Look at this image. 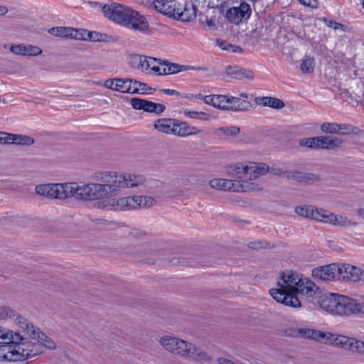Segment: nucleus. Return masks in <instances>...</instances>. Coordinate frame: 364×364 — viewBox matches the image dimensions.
Returning a JSON list of instances; mask_svg holds the SVG:
<instances>
[{
	"instance_id": "f257e3e1",
	"label": "nucleus",
	"mask_w": 364,
	"mask_h": 364,
	"mask_svg": "<svg viewBox=\"0 0 364 364\" xmlns=\"http://www.w3.org/2000/svg\"><path fill=\"white\" fill-rule=\"evenodd\" d=\"M102 11L105 16L110 20L134 31L146 33L149 29V25L146 18L125 5L117 3L105 4Z\"/></svg>"
},
{
	"instance_id": "f03ea898",
	"label": "nucleus",
	"mask_w": 364,
	"mask_h": 364,
	"mask_svg": "<svg viewBox=\"0 0 364 364\" xmlns=\"http://www.w3.org/2000/svg\"><path fill=\"white\" fill-rule=\"evenodd\" d=\"M301 276L295 272L285 271L281 274L277 282L278 288L269 291L271 296L278 302L285 306L297 308L301 306L299 299L292 296L294 289L297 282H299Z\"/></svg>"
},
{
	"instance_id": "7ed1b4c3",
	"label": "nucleus",
	"mask_w": 364,
	"mask_h": 364,
	"mask_svg": "<svg viewBox=\"0 0 364 364\" xmlns=\"http://www.w3.org/2000/svg\"><path fill=\"white\" fill-rule=\"evenodd\" d=\"M91 178L97 181H100L102 183H89L82 185V200L91 201L96 200H101L115 196L112 191L111 183H107L106 181H111V177L109 171H97L92 174Z\"/></svg>"
},
{
	"instance_id": "20e7f679",
	"label": "nucleus",
	"mask_w": 364,
	"mask_h": 364,
	"mask_svg": "<svg viewBox=\"0 0 364 364\" xmlns=\"http://www.w3.org/2000/svg\"><path fill=\"white\" fill-rule=\"evenodd\" d=\"M41 352L42 346L38 343L0 344V361H23L40 355Z\"/></svg>"
},
{
	"instance_id": "39448f33",
	"label": "nucleus",
	"mask_w": 364,
	"mask_h": 364,
	"mask_svg": "<svg viewBox=\"0 0 364 364\" xmlns=\"http://www.w3.org/2000/svg\"><path fill=\"white\" fill-rule=\"evenodd\" d=\"M318 304L323 310L330 314L346 316L355 314L358 306V302L355 299L336 294L321 297Z\"/></svg>"
},
{
	"instance_id": "423d86ee",
	"label": "nucleus",
	"mask_w": 364,
	"mask_h": 364,
	"mask_svg": "<svg viewBox=\"0 0 364 364\" xmlns=\"http://www.w3.org/2000/svg\"><path fill=\"white\" fill-rule=\"evenodd\" d=\"M111 181L106 182L111 183L112 191L116 196L122 189L125 188H134L142 185L145 182V178L142 175L134 174H119L115 171H109Z\"/></svg>"
},
{
	"instance_id": "0eeeda50",
	"label": "nucleus",
	"mask_w": 364,
	"mask_h": 364,
	"mask_svg": "<svg viewBox=\"0 0 364 364\" xmlns=\"http://www.w3.org/2000/svg\"><path fill=\"white\" fill-rule=\"evenodd\" d=\"M176 355L185 358L191 361L199 363H208L213 360V357L206 351L191 342H187L181 339L178 346Z\"/></svg>"
},
{
	"instance_id": "6e6552de",
	"label": "nucleus",
	"mask_w": 364,
	"mask_h": 364,
	"mask_svg": "<svg viewBox=\"0 0 364 364\" xmlns=\"http://www.w3.org/2000/svg\"><path fill=\"white\" fill-rule=\"evenodd\" d=\"M209 185L212 188L225 191L247 192L259 190L256 184L245 181L240 183L239 181L213 178L209 181Z\"/></svg>"
},
{
	"instance_id": "1a4fd4ad",
	"label": "nucleus",
	"mask_w": 364,
	"mask_h": 364,
	"mask_svg": "<svg viewBox=\"0 0 364 364\" xmlns=\"http://www.w3.org/2000/svg\"><path fill=\"white\" fill-rule=\"evenodd\" d=\"M15 316L14 311L9 308H3L0 312V319H6ZM27 342L20 333L10 331L0 327V344L18 343Z\"/></svg>"
},
{
	"instance_id": "9d476101",
	"label": "nucleus",
	"mask_w": 364,
	"mask_h": 364,
	"mask_svg": "<svg viewBox=\"0 0 364 364\" xmlns=\"http://www.w3.org/2000/svg\"><path fill=\"white\" fill-rule=\"evenodd\" d=\"M252 13L250 6L246 2H242L238 7H232L228 10L226 17L231 23L236 25L247 20Z\"/></svg>"
},
{
	"instance_id": "9b49d317",
	"label": "nucleus",
	"mask_w": 364,
	"mask_h": 364,
	"mask_svg": "<svg viewBox=\"0 0 364 364\" xmlns=\"http://www.w3.org/2000/svg\"><path fill=\"white\" fill-rule=\"evenodd\" d=\"M337 279L359 281L364 274L360 268L348 264H337Z\"/></svg>"
},
{
	"instance_id": "f8f14e48",
	"label": "nucleus",
	"mask_w": 364,
	"mask_h": 364,
	"mask_svg": "<svg viewBox=\"0 0 364 364\" xmlns=\"http://www.w3.org/2000/svg\"><path fill=\"white\" fill-rule=\"evenodd\" d=\"M269 170V166L264 163L250 162L242 167L244 178L248 180H254L264 176Z\"/></svg>"
},
{
	"instance_id": "ddd939ff",
	"label": "nucleus",
	"mask_w": 364,
	"mask_h": 364,
	"mask_svg": "<svg viewBox=\"0 0 364 364\" xmlns=\"http://www.w3.org/2000/svg\"><path fill=\"white\" fill-rule=\"evenodd\" d=\"M337 264L318 267L312 270V277L317 281L337 279Z\"/></svg>"
},
{
	"instance_id": "4468645a",
	"label": "nucleus",
	"mask_w": 364,
	"mask_h": 364,
	"mask_svg": "<svg viewBox=\"0 0 364 364\" xmlns=\"http://www.w3.org/2000/svg\"><path fill=\"white\" fill-rule=\"evenodd\" d=\"M61 183L39 184L35 188V193L48 199L60 200Z\"/></svg>"
},
{
	"instance_id": "2eb2a0df",
	"label": "nucleus",
	"mask_w": 364,
	"mask_h": 364,
	"mask_svg": "<svg viewBox=\"0 0 364 364\" xmlns=\"http://www.w3.org/2000/svg\"><path fill=\"white\" fill-rule=\"evenodd\" d=\"M317 289L318 287L312 281L301 277L299 282H297L296 287L294 289L292 296L298 297V295H301L307 298L312 297Z\"/></svg>"
},
{
	"instance_id": "dca6fc26",
	"label": "nucleus",
	"mask_w": 364,
	"mask_h": 364,
	"mask_svg": "<svg viewBox=\"0 0 364 364\" xmlns=\"http://www.w3.org/2000/svg\"><path fill=\"white\" fill-rule=\"evenodd\" d=\"M82 185L75 182H67L61 183L60 200L74 198L82 200Z\"/></svg>"
},
{
	"instance_id": "f3484780",
	"label": "nucleus",
	"mask_w": 364,
	"mask_h": 364,
	"mask_svg": "<svg viewBox=\"0 0 364 364\" xmlns=\"http://www.w3.org/2000/svg\"><path fill=\"white\" fill-rule=\"evenodd\" d=\"M159 65L165 66V68L163 69V73H159V74L161 75H171L190 70H206V68H196L193 66L182 65L175 63H171L168 60H159Z\"/></svg>"
},
{
	"instance_id": "a211bd4d",
	"label": "nucleus",
	"mask_w": 364,
	"mask_h": 364,
	"mask_svg": "<svg viewBox=\"0 0 364 364\" xmlns=\"http://www.w3.org/2000/svg\"><path fill=\"white\" fill-rule=\"evenodd\" d=\"M48 33L51 35L58 37L70 38L74 39L80 40L85 38V36L80 33V29H75L70 27H53L48 30Z\"/></svg>"
},
{
	"instance_id": "6ab92c4d",
	"label": "nucleus",
	"mask_w": 364,
	"mask_h": 364,
	"mask_svg": "<svg viewBox=\"0 0 364 364\" xmlns=\"http://www.w3.org/2000/svg\"><path fill=\"white\" fill-rule=\"evenodd\" d=\"M154 6L160 13L173 18L176 16V11H180V9L176 7L175 0H154Z\"/></svg>"
},
{
	"instance_id": "aec40b11",
	"label": "nucleus",
	"mask_w": 364,
	"mask_h": 364,
	"mask_svg": "<svg viewBox=\"0 0 364 364\" xmlns=\"http://www.w3.org/2000/svg\"><path fill=\"white\" fill-rule=\"evenodd\" d=\"M326 340L329 341V343L332 346L339 347L346 350H350L354 338L347 337L343 335L333 334L327 332Z\"/></svg>"
},
{
	"instance_id": "412c9836",
	"label": "nucleus",
	"mask_w": 364,
	"mask_h": 364,
	"mask_svg": "<svg viewBox=\"0 0 364 364\" xmlns=\"http://www.w3.org/2000/svg\"><path fill=\"white\" fill-rule=\"evenodd\" d=\"M180 11H176L174 19L183 22H188L196 17L197 6L191 3H186L183 9L179 8Z\"/></svg>"
},
{
	"instance_id": "4be33fe9",
	"label": "nucleus",
	"mask_w": 364,
	"mask_h": 364,
	"mask_svg": "<svg viewBox=\"0 0 364 364\" xmlns=\"http://www.w3.org/2000/svg\"><path fill=\"white\" fill-rule=\"evenodd\" d=\"M30 337L31 338L38 339V341L35 343H38L42 346V353L44 350V348H47L50 350H53L56 348V345L55 342L48 336H46L44 333L40 331L39 328H33L32 331L30 333ZM31 343H34L31 342Z\"/></svg>"
},
{
	"instance_id": "5701e85b",
	"label": "nucleus",
	"mask_w": 364,
	"mask_h": 364,
	"mask_svg": "<svg viewBox=\"0 0 364 364\" xmlns=\"http://www.w3.org/2000/svg\"><path fill=\"white\" fill-rule=\"evenodd\" d=\"M287 178L297 182L309 183L319 181L320 178L314 173L302 172L299 171H288Z\"/></svg>"
},
{
	"instance_id": "b1692460",
	"label": "nucleus",
	"mask_w": 364,
	"mask_h": 364,
	"mask_svg": "<svg viewBox=\"0 0 364 364\" xmlns=\"http://www.w3.org/2000/svg\"><path fill=\"white\" fill-rule=\"evenodd\" d=\"M225 69L226 75L237 80H242L245 78L252 80L254 77V73L250 70L231 65L227 66Z\"/></svg>"
},
{
	"instance_id": "393cba45",
	"label": "nucleus",
	"mask_w": 364,
	"mask_h": 364,
	"mask_svg": "<svg viewBox=\"0 0 364 364\" xmlns=\"http://www.w3.org/2000/svg\"><path fill=\"white\" fill-rule=\"evenodd\" d=\"M174 129L176 132H174L173 135H177L181 137L187 136L189 135H195L201 132V130L197 127L189 126L187 123L184 122H180L176 119Z\"/></svg>"
},
{
	"instance_id": "a878e982",
	"label": "nucleus",
	"mask_w": 364,
	"mask_h": 364,
	"mask_svg": "<svg viewBox=\"0 0 364 364\" xmlns=\"http://www.w3.org/2000/svg\"><path fill=\"white\" fill-rule=\"evenodd\" d=\"M10 50L16 55H32V56L38 55L42 53V50L40 48L35 46H31V45L12 46L10 48Z\"/></svg>"
},
{
	"instance_id": "bb28decb",
	"label": "nucleus",
	"mask_w": 364,
	"mask_h": 364,
	"mask_svg": "<svg viewBox=\"0 0 364 364\" xmlns=\"http://www.w3.org/2000/svg\"><path fill=\"white\" fill-rule=\"evenodd\" d=\"M317 149H333L341 146L342 141L336 137L328 136H317Z\"/></svg>"
},
{
	"instance_id": "cd10ccee",
	"label": "nucleus",
	"mask_w": 364,
	"mask_h": 364,
	"mask_svg": "<svg viewBox=\"0 0 364 364\" xmlns=\"http://www.w3.org/2000/svg\"><path fill=\"white\" fill-rule=\"evenodd\" d=\"M176 119L171 118H162L156 120L154 123V127L161 132L169 134H173L176 130Z\"/></svg>"
},
{
	"instance_id": "c85d7f7f",
	"label": "nucleus",
	"mask_w": 364,
	"mask_h": 364,
	"mask_svg": "<svg viewBox=\"0 0 364 364\" xmlns=\"http://www.w3.org/2000/svg\"><path fill=\"white\" fill-rule=\"evenodd\" d=\"M229 101L230 111L232 112L247 111L252 107L250 102L243 100L240 97L230 96L229 97Z\"/></svg>"
},
{
	"instance_id": "c756f323",
	"label": "nucleus",
	"mask_w": 364,
	"mask_h": 364,
	"mask_svg": "<svg viewBox=\"0 0 364 364\" xmlns=\"http://www.w3.org/2000/svg\"><path fill=\"white\" fill-rule=\"evenodd\" d=\"M295 213L303 218L315 220L318 218V210L312 205H301L295 207Z\"/></svg>"
},
{
	"instance_id": "7c9ffc66",
	"label": "nucleus",
	"mask_w": 364,
	"mask_h": 364,
	"mask_svg": "<svg viewBox=\"0 0 364 364\" xmlns=\"http://www.w3.org/2000/svg\"><path fill=\"white\" fill-rule=\"evenodd\" d=\"M256 102L262 106L269 107L274 109H282L285 106L282 100L272 97H257Z\"/></svg>"
},
{
	"instance_id": "2f4dec72",
	"label": "nucleus",
	"mask_w": 364,
	"mask_h": 364,
	"mask_svg": "<svg viewBox=\"0 0 364 364\" xmlns=\"http://www.w3.org/2000/svg\"><path fill=\"white\" fill-rule=\"evenodd\" d=\"M128 59L129 64L132 68L137 69L141 72H146L145 65L146 56L138 54H131Z\"/></svg>"
},
{
	"instance_id": "473e14b6",
	"label": "nucleus",
	"mask_w": 364,
	"mask_h": 364,
	"mask_svg": "<svg viewBox=\"0 0 364 364\" xmlns=\"http://www.w3.org/2000/svg\"><path fill=\"white\" fill-rule=\"evenodd\" d=\"M131 105L135 109H142L150 113H152L154 110V102L134 97L131 100Z\"/></svg>"
},
{
	"instance_id": "72a5a7b5",
	"label": "nucleus",
	"mask_w": 364,
	"mask_h": 364,
	"mask_svg": "<svg viewBox=\"0 0 364 364\" xmlns=\"http://www.w3.org/2000/svg\"><path fill=\"white\" fill-rule=\"evenodd\" d=\"M133 80L127 78H115L114 90L123 93H132V86Z\"/></svg>"
},
{
	"instance_id": "f704fd0d",
	"label": "nucleus",
	"mask_w": 364,
	"mask_h": 364,
	"mask_svg": "<svg viewBox=\"0 0 364 364\" xmlns=\"http://www.w3.org/2000/svg\"><path fill=\"white\" fill-rule=\"evenodd\" d=\"M299 333L305 338L320 341L326 338V333L314 329L300 328Z\"/></svg>"
},
{
	"instance_id": "c9c22d12",
	"label": "nucleus",
	"mask_w": 364,
	"mask_h": 364,
	"mask_svg": "<svg viewBox=\"0 0 364 364\" xmlns=\"http://www.w3.org/2000/svg\"><path fill=\"white\" fill-rule=\"evenodd\" d=\"M132 86H134L133 87H132V94L143 95L147 93H152L155 90L154 88L148 86L147 84L144 82H141L136 80H133Z\"/></svg>"
},
{
	"instance_id": "e433bc0d",
	"label": "nucleus",
	"mask_w": 364,
	"mask_h": 364,
	"mask_svg": "<svg viewBox=\"0 0 364 364\" xmlns=\"http://www.w3.org/2000/svg\"><path fill=\"white\" fill-rule=\"evenodd\" d=\"M333 225L338 227H355L358 223L354 220L350 219L342 215L334 214Z\"/></svg>"
},
{
	"instance_id": "4c0bfd02",
	"label": "nucleus",
	"mask_w": 364,
	"mask_h": 364,
	"mask_svg": "<svg viewBox=\"0 0 364 364\" xmlns=\"http://www.w3.org/2000/svg\"><path fill=\"white\" fill-rule=\"evenodd\" d=\"M115 203L122 209L137 208L136 196L119 198Z\"/></svg>"
},
{
	"instance_id": "58836bf2",
	"label": "nucleus",
	"mask_w": 364,
	"mask_h": 364,
	"mask_svg": "<svg viewBox=\"0 0 364 364\" xmlns=\"http://www.w3.org/2000/svg\"><path fill=\"white\" fill-rule=\"evenodd\" d=\"M214 107L219 109L230 111L229 97L223 95H216L214 98Z\"/></svg>"
},
{
	"instance_id": "ea45409f",
	"label": "nucleus",
	"mask_w": 364,
	"mask_h": 364,
	"mask_svg": "<svg viewBox=\"0 0 364 364\" xmlns=\"http://www.w3.org/2000/svg\"><path fill=\"white\" fill-rule=\"evenodd\" d=\"M137 208H149L156 204L155 198L151 196H136Z\"/></svg>"
},
{
	"instance_id": "a19ab883",
	"label": "nucleus",
	"mask_w": 364,
	"mask_h": 364,
	"mask_svg": "<svg viewBox=\"0 0 364 364\" xmlns=\"http://www.w3.org/2000/svg\"><path fill=\"white\" fill-rule=\"evenodd\" d=\"M11 142L15 144L32 145L34 139L28 136L12 134Z\"/></svg>"
},
{
	"instance_id": "79ce46f5",
	"label": "nucleus",
	"mask_w": 364,
	"mask_h": 364,
	"mask_svg": "<svg viewBox=\"0 0 364 364\" xmlns=\"http://www.w3.org/2000/svg\"><path fill=\"white\" fill-rule=\"evenodd\" d=\"M358 129L348 124H338L337 134L349 135L357 134Z\"/></svg>"
},
{
	"instance_id": "37998d69",
	"label": "nucleus",
	"mask_w": 364,
	"mask_h": 364,
	"mask_svg": "<svg viewBox=\"0 0 364 364\" xmlns=\"http://www.w3.org/2000/svg\"><path fill=\"white\" fill-rule=\"evenodd\" d=\"M314 58L306 56L300 66V69L303 73H312L314 70Z\"/></svg>"
},
{
	"instance_id": "c03bdc74",
	"label": "nucleus",
	"mask_w": 364,
	"mask_h": 364,
	"mask_svg": "<svg viewBox=\"0 0 364 364\" xmlns=\"http://www.w3.org/2000/svg\"><path fill=\"white\" fill-rule=\"evenodd\" d=\"M176 337L171 336H164L160 338L159 343L163 348L171 353L173 351V346L175 345V341Z\"/></svg>"
},
{
	"instance_id": "a18cd8bd",
	"label": "nucleus",
	"mask_w": 364,
	"mask_h": 364,
	"mask_svg": "<svg viewBox=\"0 0 364 364\" xmlns=\"http://www.w3.org/2000/svg\"><path fill=\"white\" fill-rule=\"evenodd\" d=\"M16 321L19 327L22 328L23 331L26 332L29 336L30 333L32 331V329L37 328V327L33 326L31 323L28 321L27 319H26L24 317L21 316H18L16 318Z\"/></svg>"
},
{
	"instance_id": "49530a36",
	"label": "nucleus",
	"mask_w": 364,
	"mask_h": 364,
	"mask_svg": "<svg viewBox=\"0 0 364 364\" xmlns=\"http://www.w3.org/2000/svg\"><path fill=\"white\" fill-rule=\"evenodd\" d=\"M160 59L152 58V57H146V72L151 73V71L154 73H157L159 72L160 69L156 63L159 65V61Z\"/></svg>"
},
{
	"instance_id": "de8ad7c7",
	"label": "nucleus",
	"mask_w": 364,
	"mask_h": 364,
	"mask_svg": "<svg viewBox=\"0 0 364 364\" xmlns=\"http://www.w3.org/2000/svg\"><path fill=\"white\" fill-rule=\"evenodd\" d=\"M318 218H315L316 220L333 225L334 213L318 210Z\"/></svg>"
},
{
	"instance_id": "09e8293b",
	"label": "nucleus",
	"mask_w": 364,
	"mask_h": 364,
	"mask_svg": "<svg viewBox=\"0 0 364 364\" xmlns=\"http://www.w3.org/2000/svg\"><path fill=\"white\" fill-rule=\"evenodd\" d=\"M184 114L192 119H199L202 120H209L210 116L208 113L196 111H184Z\"/></svg>"
},
{
	"instance_id": "8fccbe9b",
	"label": "nucleus",
	"mask_w": 364,
	"mask_h": 364,
	"mask_svg": "<svg viewBox=\"0 0 364 364\" xmlns=\"http://www.w3.org/2000/svg\"><path fill=\"white\" fill-rule=\"evenodd\" d=\"M353 353H357L364 355V342L356 338H354L351 349L350 350Z\"/></svg>"
},
{
	"instance_id": "3c124183",
	"label": "nucleus",
	"mask_w": 364,
	"mask_h": 364,
	"mask_svg": "<svg viewBox=\"0 0 364 364\" xmlns=\"http://www.w3.org/2000/svg\"><path fill=\"white\" fill-rule=\"evenodd\" d=\"M338 123L325 122L321 126V131L323 133L337 134Z\"/></svg>"
},
{
	"instance_id": "603ef678",
	"label": "nucleus",
	"mask_w": 364,
	"mask_h": 364,
	"mask_svg": "<svg viewBox=\"0 0 364 364\" xmlns=\"http://www.w3.org/2000/svg\"><path fill=\"white\" fill-rule=\"evenodd\" d=\"M80 31H82L80 34L85 36V38H81L82 40H89L92 41H99L101 40L102 34L97 32H87L83 29H80Z\"/></svg>"
},
{
	"instance_id": "864d4df0",
	"label": "nucleus",
	"mask_w": 364,
	"mask_h": 364,
	"mask_svg": "<svg viewBox=\"0 0 364 364\" xmlns=\"http://www.w3.org/2000/svg\"><path fill=\"white\" fill-rule=\"evenodd\" d=\"M317 136L316 137H310V138H304L300 140L299 145L301 146H306L311 149H317Z\"/></svg>"
},
{
	"instance_id": "5fc2aeb1",
	"label": "nucleus",
	"mask_w": 364,
	"mask_h": 364,
	"mask_svg": "<svg viewBox=\"0 0 364 364\" xmlns=\"http://www.w3.org/2000/svg\"><path fill=\"white\" fill-rule=\"evenodd\" d=\"M323 21L327 26H328L334 30L341 29L344 31H346V27L342 23H337V22L334 21L333 20H330V19H328L327 18H323Z\"/></svg>"
},
{
	"instance_id": "6e6d98bb",
	"label": "nucleus",
	"mask_w": 364,
	"mask_h": 364,
	"mask_svg": "<svg viewBox=\"0 0 364 364\" xmlns=\"http://www.w3.org/2000/svg\"><path fill=\"white\" fill-rule=\"evenodd\" d=\"M220 130L227 136H236L240 133V128L237 127H221Z\"/></svg>"
},
{
	"instance_id": "4d7b16f0",
	"label": "nucleus",
	"mask_w": 364,
	"mask_h": 364,
	"mask_svg": "<svg viewBox=\"0 0 364 364\" xmlns=\"http://www.w3.org/2000/svg\"><path fill=\"white\" fill-rule=\"evenodd\" d=\"M217 44L220 48L225 50H230V49H232V52H236L238 49H240L239 47H235L232 44L224 41L217 40Z\"/></svg>"
},
{
	"instance_id": "13d9d810",
	"label": "nucleus",
	"mask_w": 364,
	"mask_h": 364,
	"mask_svg": "<svg viewBox=\"0 0 364 364\" xmlns=\"http://www.w3.org/2000/svg\"><path fill=\"white\" fill-rule=\"evenodd\" d=\"M12 134L0 132V144H9L11 142Z\"/></svg>"
},
{
	"instance_id": "bf43d9fd",
	"label": "nucleus",
	"mask_w": 364,
	"mask_h": 364,
	"mask_svg": "<svg viewBox=\"0 0 364 364\" xmlns=\"http://www.w3.org/2000/svg\"><path fill=\"white\" fill-rule=\"evenodd\" d=\"M269 172L274 176L287 178V173L288 171H284L280 168H269Z\"/></svg>"
},
{
	"instance_id": "052dcab7",
	"label": "nucleus",
	"mask_w": 364,
	"mask_h": 364,
	"mask_svg": "<svg viewBox=\"0 0 364 364\" xmlns=\"http://www.w3.org/2000/svg\"><path fill=\"white\" fill-rule=\"evenodd\" d=\"M153 109L152 113L161 114L166 109V107L163 104L154 102Z\"/></svg>"
},
{
	"instance_id": "680f3d73",
	"label": "nucleus",
	"mask_w": 364,
	"mask_h": 364,
	"mask_svg": "<svg viewBox=\"0 0 364 364\" xmlns=\"http://www.w3.org/2000/svg\"><path fill=\"white\" fill-rule=\"evenodd\" d=\"M301 4L311 8H317L318 3L317 0H299Z\"/></svg>"
},
{
	"instance_id": "e2e57ef3",
	"label": "nucleus",
	"mask_w": 364,
	"mask_h": 364,
	"mask_svg": "<svg viewBox=\"0 0 364 364\" xmlns=\"http://www.w3.org/2000/svg\"><path fill=\"white\" fill-rule=\"evenodd\" d=\"M216 95H206L203 97L204 102L208 105H210L213 107H214V98L215 97Z\"/></svg>"
},
{
	"instance_id": "0e129e2a",
	"label": "nucleus",
	"mask_w": 364,
	"mask_h": 364,
	"mask_svg": "<svg viewBox=\"0 0 364 364\" xmlns=\"http://www.w3.org/2000/svg\"><path fill=\"white\" fill-rule=\"evenodd\" d=\"M104 85L107 88L112 89V90H114L115 78L114 79H108V80H105Z\"/></svg>"
},
{
	"instance_id": "69168bd1",
	"label": "nucleus",
	"mask_w": 364,
	"mask_h": 364,
	"mask_svg": "<svg viewBox=\"0 0 364 364\" xmlns=\"http://www.w3.org/2000/svg\"><path fill=\"white\" fill-rule=\"evenodd\" d=\"M161 92H164V94L168 95H176L178 96L180 95L179 92H178L175 90H171V89H164L161 90Z\"/></svg>"
},
{
	"instance_id": "338daca9",
	"label": "nucleus",
	"mask_w": 364,
	"mask_h": 364,
	"mask_svg": "<svg viewBox=\"0 0 364 364\" xmlns=\"http://www.w3.org/2000/svg\"><path fill=\"white\" fill-rule=\"evenodd\" d=\"M181 339L176 337V341H175V345H173V351H171V353L172 354H173V355L176 354V351L178 350L179 344L181 343Z\"/></svg>"
},
{
	"instance_id": "774afa93",
	"label": "nucleus",
	"mask_w": 364,
	"mask_h": 364,
	"mask_svg": "<svg viewBox=\"0 0 364 364\" xmlns=\"http://www.w3.org/2000/svg\"><path fill=\"white\" fill-rule=\"evenodd\" d=\"M362 313L364 314V303L360 304L358 303V306L357 307V309L355 310V314Z\"/></svg>"
}]
</instances>
